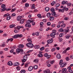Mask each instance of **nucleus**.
<instances>
[{"mask_svg":"<svg viewBox=\"0 0 73 73\" xmlns=\"http://www.w3.org/2000/svg\"><path fill=\"white\" fill-rule=\"evenodd\" d=\"M33 19H32L31 18L29 19H28V21H26V22L27 23V24L25 25V27H27L28 26V25L30 23H31V22L32 21H33Z\"/></svg>","mask_w":73,"mask_h":73,"instance_id":"nucleus-1","label":"nucleus"},{"mask_svg":"<svg viewBox=\"0 0 73 73\" xmlns=\"http://www.w3.org/2000/svg\"><path fill=\"white\" fill-rule=\"evenodd\" d=\"M66 64L65 63H62V60H61L60 61L59 65H60V66L62 68L65 66V65H66Z\"/></svg>","mask_w":73,"mask_h":73,"instance_id":"nucleus-2","label":"nucleus"},{"mask_svg":"<svg viewBox=\"0 0 73 73\" xmlns=\"http://www.w3.org/2000/svg\"><path fill=\"white\" fill-rule=\"evenodd\" d=\"M26 46L28 48H33L34 45L32 43H28L26 44Z\"/></svg>","mask_w":73,"mask_h":73,"instance_id":"nucleus-3","label":"nucleus"},{"mask_svg":"<svg viewBox=\"0 0 73 73\" xmlns=\"http://www.w3.org/2000/svg\"><path fill=\"white\" fill-rule=\"evenodd\" d=\"M53 40L52 39H49L47 41V43H49V44H51V43L53 42Z\"/></svg>","mask_w":73,"mask_h":73,"instance_id":"nucleus-4","label":"nucleus"},{"mask_svg":"<svg viewBox=\"0 0 73 73\" xmlns=\"http://www.w3.org/2000/svg\"><path fill=\"white\" fill-rule=\"evenodd\" d=\"M23 28V26H18L17 27V29L18 30H20V28Z\"/></svg>","mask_w":73,"mask_h":73,"instance_id":"nucleus-5","label":"nucleus"},{"mask_svg":"<svg viewBox=\"0 0 73 73\" xmlns=\"http://www.w3.org/2000/svg\"><path fill=\"white\" fill-rule=\"evenodd\" d=\"M7 14H8V15L7 16L6 19L7 20H9L11 19V17L9 15V13H7Z\"/></svg>","mask_w":73,"mask_h":73,"instance_id":"nucleus-6","label":"nucleus"},{"mask_svg":"<svg viewBox=\"0 0 73 73\" xmlns=\"http://www.w3.org/2000/svg\"><path fill=\"white\" fill-rule=\"evenodd\" d=\"M66 70L67 69L66 68H63L62 70V73H66Z\"/></svg>","mask_w":73,"mask_h":73,"instance_id":"nucleus-7","label":"nucleus"},{"mask_svg":"<svg viewBox=\"0 0 73 73\" xmlns=\"http://www.w3.org/2000/svg\"><path fill=\"white\" fill-rule=\"evenodd\" d=\"M55 35H56V33H52L50 34V36H51V37H52L53 38H54L55 37L54 36H55Z\"/></svg>","mask_w":73,"mask_h":73,"instance_id":"nucleus-8","label":"nucleus"},{"mask_svg":"<svg viewBox=\"0 0 73 73\" xmlns=\"http://www.w3.org/2000/svg\"><path fill=\"white\" fill-rule=\"evenodd\" d=\"M56 57L57 58H58L59 59H60L61 58V55H60V54H58L56 55Z\"/></svg>","mask_w":73,"mask_h":73,"instance_id":"nucleus-9","label":"nucleus"},{"mask_svg":"<svg viewBox=\"0 0 73 73\" xmlns=\"http://www.w3.org/2000/svg\"><path fill=\"white\" fill-rule=\"evenodd\" d=\"M38 61H39V59H36L33 60V62H35V63H37L38 62Z\"/></svg>","mask_w":73,"mask_h":73,"instance_id":"nucleus-10","label":"nucleus"},{"mask_svg":"<svg viewBox=\"0 0 73 73\" xmlns=\"http://www.w3.org/2000/svg\"><path fill=\"white\" fill-rule=\"evenodd\" d=\"M33 66H30L28 68V70L29 71H31V70H33Z\"/></svg>","mask_w":73,"mask_h":73,"instance_id":"nucleus-11","label":"nucleus"},{"mask_svg":"<svg viewBox=\"0 0 73 73\" xmlns=\"http://www.w3.org/2000/svg\"><path fill=\"white\" fill-rule=\"evenodd\" d=\"M7 64L9 66H12L13 65V64L12 63V62L9 61L8 62Z\"/></svg>","mask_w":73,"mask_h":73,"instance_id":"nucleus-12","label":"nucleus"},{"mask_svg":"<svg viewBox=\"0 0 73 73\" xmlns=\"http://www.w3.org/2000/svg\"><path fill=\"white\" fill-rule=\"evenodd\" d=\"M21 19V16H19L17 17V19L18 21H20Z\"/></svg>","mask_w":73,"mask_h":73,"instance_id":"nucleus-13","label":"nucleus"},{"mask_svg":"<svg viewBox=\"0 0 73 73\" xmlns=\"http://www.w3.org/2000/svg\"><path fill=\"white\" fill-rule=\"evenodd\" d=\"M20 52V49L19 48H17L16 49V53H18H18H19Z\"/></svg>","mask_w":73,"mask_h":73,"instance_id":"nucleus-14","label":"nucleus"},{"mask_svg":"<svg viewBox=\"0 0 73 73\" xmlns=\"http://www.w3.org/2000/svg\"><path fill=\"white\" fill-rule=\"evenodd\" d=\"M35 8H36V7H35V4H32L31 7V9H35Z\"/></svg>","mask_w":73,"mask_h":73,"instance_id":"nucleus-15","label":"nucleus"},{"mask_svg":"<svg viewBox=\"0 0 73 73\" xmlns=\"http://www.w3.org/2000/svg\"><path fill=\"white\" fill-rule=\"evenodd\" d=\"M19 65L20 64L18 62H16L13 64L14 66H19Z\"/></svg>","mask_w":73,"mask_h":73,"instance_id":"nucleus-16","label":"nucleus"},{"mask_svg":"<svg viewBox=\"0 0 73 73\" xmlns=\"http://www.w3.org/2000/svg\"><path fill=\"white\" fill-rule=\"evenodd\" d=\"M13 38H17L18 37V35L17 34L13 36H12Z\"/></svg>","mask_w":73,"mask_h":73,"instance_id":"nucleus-17","label":"nucleus"},{"mask_svg":"<svg viewBox=\"0 0 73 73\" xmlns=\"http://www.w3.org/2000/svg\"><path fill=\"white\" fill-rule=\"evenodd\" d=\"M23 59L27 60L28 59V56H27V55H25L23 57Z\"/></svg>","mask_w":73,"mask_h":73,"instance_id":"nucleus-18","label":"nucleus"},{"mask_svg":"<svg viewBox=\"0 0 73 73\" xmlns=\"http://www.w3.org/2000/svg\"><path fill=\"white\" fill-rule=\"evenodd\" d=\"M18 47H19V48H23L24 47V45L23 44H19L18 45Z\"/></svg>","mask_w":73,"mask_h":73,"instance_id":"nucleus-19","label":"nucleus"},{"mask_svg":"<svg viewBox=\"0 0 73 73\" xmlns=\"http://www.w3.org/2000/svg\"><path fill=\"white\" fill-rule=\"evenodd\" d=\"M27 41H28L29 43H32V41L31 40V39L30 38H28L27 39Z\"/></svg>","mask_w":73,"mask_h":73,"instance_id":"nucleus-20","label":"nucleus"},{"mask_svg":"<svg viewBox=\"0 0 73 73\" xmlns=\"http://www.w3.org/2000/svg\"><path fill=\"white\" fill-rule=\"evenodd\" d=\"M34 48L35 49H38L40 48V46L39 45H35L34 46Z\"/></svg>","mask_w":73,"mask_h":73,"instance_id":"nucleus-21","label":"nucleus"},{"mask_svg":"<svg viewBox=\"0 0 73 73\" xmlns=\"http://www.w3.org/2000/svg\"><path fill=\"white\" fill-rule=\"evenodd\" d=\"M45 11L46 12H48L49 11V10L50 9V8L48 7H46L45 8Z\"/></svg>","mask_w":73,"mask_h":73,"instance_id":"nucleus-22","label":"nucleus"},{"mask_svg":"<svg viewBox=\"0 0 73 73\" xmlns=\"http://www.w3.org/2000/svg\"><path fill=\"white\" fill-rule=\"evenodd\" d=\"M15 25H10L9 27L10 28H14L15 27Z\"/></svg>","mask_w":73,"mask_h":73,"instance_id":"nucleus-23","label":"nucleus"},{"mask_svg":"<svg viewBox=\"0 0 73 73\" xmlns=\"http://www.w3.org/2000/svg\"><path fill=\"white\" fill-rule=\"evenodd\" d=\"M38 56L39 57H43V55L41 54H39L38 55Z\"/></svg>","mask_w":73,"mask_h":73,"instance_id":"nucleus-24","label":"nucleus"},{"mask_svg":"<svg viewBox=\"0 0 73 73\" xmlns=\"http://www.w3.org/2000/svg\"><path fill=\"white\" fill-rule=\"evenodd\" d=\"M44 23L43 22H41L40 23V25L41 28H43V25Z\"/></svg>","mask_w":73,"mask_h":73,"instance_id":"nucleus-25","label":"nucleus"},{"mask_svg":"<svg viewBox=\"0 0 73 73\" xmlns=\"http://www.w3.org/2000/svg\"><path fill=\"white\" fill-rule=\"evenodd\" d=\"M51 15V14L50 13H47L46 14V16L47 17H50Z\"/></svg>","mask_w":73,"mask_h":73,"instance_id":"nucleus-26","label":"nucleus"},{"mask_svg":"<svg viewBox=\"0 0 73 73\" xmlns=\"http://www.w3.org/2000/svg\"><path fill=\"white\" fill-rule=\"evenodd\" d=\"M58 11L59 12H64V10L63 9H59L58 10Z\"/></svg>","mask_w":73,"mask_h":73,"instance_id":"nucleus-27","label":"nucleus"},{"mask_svg":"<svg viewBox=\"0 0 73 73\" xmlns=\"http://www.w3.org/2000/svg\"><path fill=\"white\" fill-rule=\"evenodd\" d=\"M50 11L52 12H53L55 11V9L54 8H52L50 9Z\"/></svg>","mask_w":73,"mask_h":73,"instance_id":"nucleus-28","label":"nucleus"},{"mask_svg":"<svg viewBox=\"0 0 73 73\" xmlns=\"http://www.w3.org/2000/svg\"><path fill=\"white\" fill-rule=\"evenodd\" d=\"M70 37V35H68L66 36V38L67 39H68L69 37Z\"/></svg>","mask_w":73,"mask_h":73,"instance_id":"nucleus-29","label":"nucleus"},{"mask_svg":"<svg viewBox=\"0 0 73 73\" xmlns=\"http://www.w3.org/2000/svg\"><path fill=\"white\" fill-rule=\"evenodd\" d=\"M7 9V8L5 7L3 8L1 11V12H3L4 11H6Z\"/></svg>","mask_w":73,"mask_h":73,"instance_id":"nucleus-30","label":"nucleus"},{"mask_svg":"<svg viewBox=\"0 0 73 73\" xmlns=\"http://www.w3.org/2000/svg\"><path fill=\"white\" fill-rule=\"evenodd\" d=\"M33 68L34 69H37L38 68V66L37 65H35L33 66Z\"/></svg>","mask_w":73,"mask_h":73,"instance_id":"nucleus-31","label":"nucleus"},{"mask_svg":"<svg viewBox=\"0 0 73 73\" xmlns=\"http://www.w3.org/2000/svg\"><path fill=\"white\" fill-rule=\"evenodd\" d=\"M24 22V19H22L20 21V24H23Z\"/></svg>","mask_w":73,"mask_h":73,"instance_id":"nucleus-32","label":"nucleus"},{"mask_svg":"<svg viewBox=\"0 0 73 73\" xmlns=\"http://www.w3.org/2000/svg\"><path fill=\"white\" fill-rule=\"evenodd\" d=\"M6 7V6L4 4H3L2 5H1V8H5V7Z\"/></svg>","mask_w":73,"mask_h":73,"instance_id":"nucleus-33","label":"nucleus"},{"mask_svg":"<svg viewBox=\"0 0 73 73\" xmlns=\"http://www.w3.org/2000/svg\"><path fill=\"white\" fill-rule=\"evenodd\" d=\"M31 19H33V21H32L31 22V23H32V25H35V22H34V21L33 19V18H31Z\"/></svg>","mask_w":73,"mask_h":73,"instance_id":"nucleus-34","label":"nucleus"},{"mask_svg":"<svg viewBox=\"0 0 73 73\" xmlns=\"http://www.w3.org/2000/svg\"><path fill=\"white\" fill-rule=\"evenodd\" d=\"M1 46H2V47H4V46H5V43H2L0 45Z\"/></svg>","mask_w":73,"mask_h":73,"instance_id":"nucleus-35","label":"nucleus"},{"mask_svg":"<svg viewBox=\"0 0 73 73\" xmlns=\"http://www.w3.org/2000/svg\"><path fill=\"white\" fill-rule=\"evenodd\" d=\"M58 31L60 32H63V31H64V30H63L62 28H61Z\"/></svg>","mask_w":73,"mask_h":73,"instance_id":"nucleus-36","label":"nucleus"},{"mask_svg":"<svg viewBox=\"0 0 73 73\" xmlns=\"http://www.w3.org/2000/svg\"><path fill=\"white\" fill-rule=\"evenodd\" d=\"M29 6V4L28 3H26L25 4V7H28Z\"/></svg>","mask_w":73,"mask_h":73,"instance_id":"nucleus-37","label":"nucleus"},{"mask_svg":"<svg viewBox=\"0 0 73 73\" xmlns=\"http://www.w3.org/2000/svg\"><path fill=\"white\" fill-rule=\"evenodd\" d=\"M60 5V4L59 3H57L56 4L55 7H58Z\"/></svg>","mask_w":73,"mask_h":73,"instance_id":"nucleus-38","label":"nucleus"},{"mask_svg":"<svg viewBox=\"0 0 73 73\" xmlns=\"http://www.w3.org/2000/svg\"><path fill=\"white\" fill-rule=\"evenodd\" d=\"M37 16L38 17V18H41V14H38L37 15Z\"/></svg>","mask_w":73,"mask_h":73,"instance_id":"nucleus-39","label":"nucleus"},{"mask_svg":"<svg viewBox=\"0 0 73 73\" xmlns=\"http://www.w3.org/2000/svg\"><path fill=\"white\" fill-rule=\"evenodd\" d=\"M56 4V2L53 1L51 3V4L52 6H53V5L54 4Z\"/></svg>","mask_w":73,"mask_h":73,"instance_id":"nucleus-40","label":"nucleus"},{"mask_svg":"<svg viewBox=\"0 0 73 73\" xmlns=\"http://www.w3.org/2000/svg\"><path fill=\"white\" fill-rule=\"evenodd\" d=\"M50 20H52V21L53 20H54V17H50Z\"/></svg>","mask_w":73,"mask_h":73,"instance_id":"nucleus-41","label":"nucleus"},{"mask_svg":"<svg viewBox=\"0 0 73 73\" xmlns=\"http://www.w3.org/2000/svg\"><path fill=\"white\" fill-rule=\"evenodd\" d=\"M18 37H23V35L21 34H17Z\"/></svg>","mask_w":73,"mask_h":73,"instance_id":"nucleus-42","label":"nucleus"},{"mask_svg":"<svg viewBox=\"0 0 73 73\" xmlns=\"http://www.w3.org/2000/svg\"><path fill=\"white\" fill-rule=\"evenodd\" d=\"M21 73H25V70H22L21 71Z\"/></svg>","mask_w":73,"mask_h":73,"instance_id":"nucleus-43","label":"nucleus"},{"mask_svg":"<svg viewBox=\"0 0 73 73\" xmlns=\"http://www.w3.org/2000/svg\"><path fill=\"white\" fill-rule=\"evenodd\" d=\"M16 69L18 70H20V67L19 66H17L16 67Z\"/></svg>","mask_w":73,"mask_h":73,"instance_id":"nucleus-44","label":"nucleus"},{"mask_svg":"<svg viewBox=\"0 0 73 73\" xmlns=\"http://www.w3.org/2000/svg\"><path fill=\"white\" fill-rule=\"evenodd\" d=\"M43 73H48V69L47 70H43Z\"/></svg>","mask_w":73,"mask_h":73,"instance_id":"nucleus-45","label":"nucleus"},{"mask_svg":"<svg viewBox=\"0 0 73 73\" xmlns=\"http://www.w3.org/2000/svg\"><path fill=\"white\" fill-rule=\"evenodd\" d=\"M48 55V53H46L44 54V57H47Z\"/></svg>","mask_w":73,"mask_h":73,"instance_id":"nucleus-46","label":"nucleus"},{"mask_svg":"<svg viewBox=\"0 0 73 73\" xmlns=\"http://www.w3.org/2000/svg\"><path fill=\"white\" fill-rule=\"evenodd\" d=\"M44 49V47H42L41 48H40V50L41 51L43 50Z\"/></svg>","mask_w":73,"mask_h":73,"instance_id":"nucleus-47","label":"nucleus"},{"mask_svg":"<svg viewBox=\"0 0 73 73\" xmlns=\"http://www.w3.org/2000/svg\"><path fill=\"white\" fill-rule=\"evenodd\" d=\"M66 24H63L62 25H61V27L62 28H64L65 27Z\"/></svg>","mask_w":73,"mask_h":73,"instance_id":"nucleus-48","label":"nucleus"},{"mask_svg":"<svg viewBox=\"0 0 73 73\" xmlns=\"http://www.w3.org/2000/svg\"><path fill=\"white\" fill-rule=\"evenodd\" d=\"M52 16H54L55 15H56V12H52Z\"/></svg>","mask_w":73,"mask_h":73,"instance_id":"nucleus-49","label":"nucleus"},{"mask_svg":"<svg viewBox=\"0 0 73 73\" xmlns=\"http://www.w3.org/2000/svg\"><path fill=\"white\" fill-rule=\"evenodd\" d=\"M73 71L71 69V70H69L68 72H69L70 73H72V71Z\"/></svg>","mask_w":73,"mask_h":73,"instance_id":"nucleus-50","label":"nucleus"},{"mask_svg":"<svg viewBox=\"0 0 73 73\" xmlns=\"http://www.w3.org/2000/svg\"><path fill=\"white\" fill-rule=\"evenodd\" d=\"M64 31H65V33H67V32H68L69 31V29H68L67 30H65Z\"/></svg>","mask_w":73,"mask_h":73,"instance_id":"nucleus-51","label":"nucleus"},{"mask_svg":"<svg viewBox=\"0 0 73 73\" xmlns=\"http://www.w3.org/2000/svg\"><path fill=\"white\" fill-rule=\"evenodd\" d=\"M50 55H47V59H49L50 58Z\"/></svg>","mask_w":73,"mask_h":73,"instance_id":"nucleus-52","label":"nucleus"},{"mask_svg":"<svg viewBox=\"0 0 73 73\" xmlns=\"http://www.w3.org/2000/svg\"><path fill=\"white\" fill-rule=\"evenodd\" d=\"M56 50V48H52L51 49V51L52 52H54V50Z\"/></svg>","mask_w":73,"mask_h":73,"instance_id":"nucleus-53","label":"nucleus"},{"mask_svg":"<svg viewBox=\"0 0 73 73\" xmlns=\"http://www.w3.org/2000/svg\"><path fill=\"white\" fill-rule=\"evenodd\" d=\"M67 52V51L66 50H65L62 53L63 54H64V53H66Z\"/></svg>","mask_w":73,"mask_h":73,"instance_id":"nucleus-54","label":"nucleus"},{"mask_svg":"<svg viewBox=\"0 0 73 73\" xmlns=\"http://www.w3.org/2000/svg\"><path fill=\"white\" fill-rule=\"evenodd\" d=\"M68 19H69V18H68V17H66L64 19V20H66V21L68 20Z\"/></svg>","mask_w":73,"mask_h":73,"instance_id":"nucleus-55","label":"nucleus"},{"mask_svg":"<svg viewBox=\"0 0 73 73\" xmlns=\"http://www.w3.org/2000/svg\"><path fill=\"white\" fill-rule=\"evenodd\" d=\"M52 33H56V31L55 30H52Z\"/></svg>","mask_w":73,"mask_h":73,"instance_id":"nucleus-56","label":"nucleus"},{"mask_svg":"<svg viewBox=\"0 0 73 73\" xmlns=\"http://www.w3.org/2000/svg\"><path fill=\"white\" fill-rule=\"evenodd\" d=\"M32 14H29V15L28 17H29V18H31V17H32Z\"/></svg>","mask_w":73,"mask_h":73,"instance_id":"nucleus-57","label":"nucleus"},{"mask_svg":"<svg viewBox=\"0 0 73 73\" xmlns=\"http://www.w3.org/2000/svg\"><path fill=\"white\" fill-rule=\"evenodd\" d=\"M71 4H72V3H68V4H67V5L68 6H70Z\"/></svg>","mask_w":73,"mask_h":73,"instance_id":"nucleus-58","label":"nucleus"},{"mask_svg":"<svg viewBox=\"0 0 73 73\" xmlns=\"http://www.w3.org/2000/svg\"><path fill=\"white\" fill-rule=\"evenodd\" d=\"M62 4H63V5H64L65 4V1H63L62 2Z\"/></svg>","mask_w":73,"mask_h":73,"instance_id":"nucleus-59","label":"nucleus"},{"mask_svg":"<svg viewBox=\"0 0 73 73\" xmlns=\"http://www.w3.org/2000/svg\"><path fill=\"white\" fill-rule=\"evenodd\" d=\"M22 62H26V60L25 59H23L22 60Z\"/></svg>","mask_w":73,"mask_h":73,"instance_id":"nucleus-60","label":"nucleus"},{"mask_svg":"<svg viewBox=\"0 0 73 73\" xmlns=\"http://www.w3.org/2000/svg\"><path fill=\"white\" fill-rule=\"evenodd\" d=\"M47 25H48V26H50V24H51L50 23L48 22L47 23Z\"/></svg>","mask_w":73,"mask_h":73,"instance_id":"nucleus-61","label":"nucleus"},{"mask_svg":"<svg viewBox=\"0 0 73 73\" xmlns=\"http://www.w3.org/2000/svg\"><path fill=\"white\" fill-rule=\"evenodd\" d=\"M9 41H10V38L8 39L6 41V43H8Z\"/></svg>","mask_w":73,"mask_h":73,"instance_id":"nucleus-62","label":"nucleus"},{"mask_svg":"<svg viewBox=\"0 0 73 73\" xmlns=\"http://www.w3.org/2000/svg\"><path fill=\"white\" fill-rule=\"evenodd\" d=\"M35 35H36V36H38V35H39V33H38V32H36L35 33Z\"/></svg>","mask_w":73,"mask_h":73,"instance_id":"nucleus-63","label":"nucleus"},{"mask_svg":"<svg viewBox=\"0 0 73 73\" xmlns=\"http://www.w3.org/2000/svg\"><path fill=\"white\" fill-rule=\"evenodd\" d=\"M47 70H48V73H52V72L50 71V70H49V69H48Z\"/></svg>","mask_w":73,"mask_h":73,"instance_id":"nucleus-64","label":"nucleus"}]
</instances>
